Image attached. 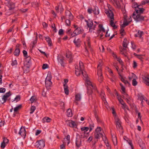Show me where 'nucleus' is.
Wrapping results in <instances>:
<instances>
[{
    "mask_svg": "<svg viewBox=\"0 0 149 149\" xmlns=\"http://www.w3.org/2000/svg\"><path fill=\"white\" fill-rule=\"evenodd\" d=\"M51 121V119L48 117H45L42 120L43 123H45V122L49 123Z\"/></svg>",
    "mask_w": 149,
    "mask_h": 149,
    "instance_id": "473e14b6",
    "label": "nucleus"
},
{
    "mask_svg": "<svg viewBox=\"0 0 149 149\" xmlns=\"http://www.w3.org/2000/svg\"><path fill=\"white\" fill-rule=\"evenodd\" d=\"M73 42L77 47H79L80 46L81 41L80 39L75 38L73 41Z\"/></svg>",
    "mask_w": 149,
    "mask_h": 149,
    "instance_id": "4be33fe9",
    "label": "nucleus"
},
{
    "mask_svg": "<svg viewBox=\"0 0 149 149\" xmlns=\"http://www.w3.org/2000/svg\"><path fill=\"white\" fill-rule=\"evenodd\" d=\"M124 18L123 23L122 26V27H124L128 25L129 23L131 22L132 21L131 16H130L129 18H127V17L125 16H124Z\"/></svg>",
    "mask_w": 149,
    "mask_h": 149,
    "instance_id": "6e6552de",
    "label": "nucleus"
},
{
    "mask_svg": "<svg viewBox=\"0 0 149 149\" xmlns=\"http://www.w3.org/2000/svg\"><path fill=\"white\" fill-rule=\"evenodd\" d=\"M82 74L84 76L83 79L85 80L89 78L88 77V75L85 71H83L82 72Z\"/></svg>",
    "mask_w": 149,
    "mask_h": 149,
    "instance_id": "c9c22d12",
    "label": "nucleus"
},
{
    "mask_svg": "<svg viewBox=\"0 0 149 149\" xmlns=\"http://www.w3.org/2000/svg\"><path fill=\"white\" fill-rule=\"evenodd\" d=\"M112 141L114 145L115 146L117 144V141L116 138L115 136H114L113 137Z\"/></svg>",
    "mask_w": 149,
    "mask_h": 149,
    "instance_id": "09e8293b",
    "label": "nucleus"
},
{
    "mask_svg": "<svg viewBox=\"0 0 149 149\" xmlns=\"http://www.w3.org/2000/svg\"><path fill=\"white\" fill-rule=\"evenodd\" d=\"M143 82L147 85L149 86V76L146 77L144 76L142 77Z\"/></svg>",
    "mask_w": 149,
    "mask_h": 149,
    "instance_id": "b1692460",
    "label": "nucleus"
},
{
    "mask_svg": "<svg viewBox=\"0 0 149 149\" xmlns=\"http://www.w3.org/2000/svg\"><path fill=\"white\" fill-rule=\"evenodd\" d=\"M20 99V95H17L16 97L15 98L14 100L13 101H15L16 102H17L19 101Z\"/></svg>",
    "mask_w": 149,
    "mask_h": 149,
    "instance_id": "5fc2aeb1",
    "label": "nucleus"
},
{
    "mask_svg": "<svg viewBox=\"0 0 149 149\" xmlns=\"http://www.w3.org/2000/svg\"><path fill=\"white\" fill-rule=\"evenodd\" d=\"M100 96L102 100L104 102V103L105 104H107V102L106 101V99L105 97V95L104 94V92L102 91L100 94Z\"/></svg>",
    "mask_w": 149,
    "mask_h": 149,
    "instance_id": "bb28decb",
    "label": "nucleus"
},
{
    "mask_svg": "<svg viewBox=\"0 0 149 149\" xmlns=\"http://www.w3.org/2000/svg\"><path fill=\"white\" fill-rule=\"evenodd\" d=\"M57 60L61 66H63V57L61 55H58L57 56Z\"/></svg>",
    "mask_w": 149,
    "mask_h": 149,
    "instance_id": "a211bd4d",
    "label": "nucleus"
},
{
    "mask_svg": "<svg viewBox=\"0 0 149 149\" xmlns=\"http://www.w3.org/2000/svg\"><path fill=\"white\" fill-rule=\"evenodd\" d=\"M94 10V11H93V12H94V14L98 15L99 14V10L97 7H95Z\"/></svg>",
    "mask_w": 149,
    "mask_h": 149,
    "instance_id": "58836bf2",
    "label": "nucleus"
},
{
    "mask_svg": "<svg viewBox=\"0 0 149 149\" xmlns=\"http://www.w3.org/2000/svg\"><path fill=\"white\" fill-rule=\"evenodd\" d=\"M45 143L43 140H41L37 141L36 142V146L40 149H42L45 146Z\"/></svg>",
    "mask_w": 149,
    "mask_h": 149,
    "instance_id": "0eeeda50",
    "label": "nucleus"
},
{
    "mask_svg": "<svg viewBox=\"0 0 149 149\" xmlns=\"http://www.w3.org/2000/svg\"><path fill=\"white\" fill-rule=\"evenodd\" d=\"M99 28V30L98 31V33L100 36V38H102L104 35L105 33V31L102 25L100 24L98 26Z\"/></svg>",
    "mask_w": 149,
    "mask_h": 149,
    "instance_id": "423d86ee",
    "label": "nucleus"
},
{
    "mask_svg": "<svg viewBox=\"0 0 149 149\" xmlns=\"http://www.w3.org/2000/svg\"><path fill=\"white\" fill-rule=\"evenodd\" d=\"M114 4L115 6L117 8H119L120 7V5L119 0H113Z\"/></svg>",
    "mask_w": 149,
    "mask_h": 149,
    "instance_id": "2f4dec72",
    "label": "nucleus"
},
{
    "mask_svg": "<svg viewBox=\"0 0 149 149\" xmlns=\"http://www.w3.org/2000/svg\"><path fill=\"white\" fill-rule=\"evenodd\" d=\"M103 65L102 61L100 60L99 62L97 65V72L98 73H100V71H102L101 67Z\"/></svg>",
    "mask_w": 149,
    "mask_h": 149,
    "instance_id": "5701e85b",
    "label": "nucleus"
},
{
    "mask_svg": "<svg viewBox=\"0 0 149 149\" xmlns=\"http://www.w3.org/2000/svg\"><path fill=\"white\" fill-rule=\"evenodd\" d=\"M123 138L130 145L131 147V149H133V146L131 141L129 140V139L126 136H124Z\"/></svg>",
    "mask_w": 149,
    "mask_h": 149,
    "instance_id": "a878e982",
    "label": "nucleus"
},
{
    "mask_svg": "<svg viewBox=\"0 0 149 149\" xmlns=\"http://www.w3.org/2000/svg\"><path fill=\"white\" fill-rule=\"evenodd\" d=\"M81 140L80 138H77L76 141V146L78 147H80L81 145Z\"/></svg>",
    "mask_w": 149,
    "mask_h": 149,
    "instance_id": "c756f323",
    "label": "nucleus"
},
{
    "mask_svg": "<svg viewBox=\"0 0 149 149\" xmlns=\"http://www.w3.org/2000/svg\"><path fill=\"white\" fill-rule=\"evenodd\" d=\"M85 81L87 84L88 85L87 87H89V88H95V85L92 83L89 80V79L85 80Z\"/></svg>",
    "mask_w": 149,
    "mask_h": 149,
    "instance_id": "aec40b11",
    "label": "nucleus"
},
{
    "mask_svg": "<svg viewBox=\"0 0 149 149\" xmlns=\"http://www.w3.org/2000/svg\"><path fill=\"white\" fill-rule=\"evenodd\" d=\"M128 42L127 40L126 39H124L123 41V46L125 48H126L127 47Z\"/></svg>",
    "mask_w": 149,
    "mask_h": 149,
    "instance_id": "4c0bfd02",
    "label": "nucleus"
},
{
    "mask_svg": "<svg viewBox=\"0 0 149 149\" xmlns=\"http://www.w3.org/2000/svg\"><path fill=\"white\" fill-rule=\"evenodd\" d=\"M105 12L107 15L108 17L110 18V25L113 27V28L115 29L117 28V26L115 25L113 22L114 15L113 12L110 9H105Z\"/></svg>",
    "mask_w": 149,
    "mask_h": 149,
    "instance_id": "f257e3e1",
    "label": "nucleus"
},
{
    "mask_svg": "<svg viewBox=\"0 0 149 149\" xmlns=\"http://www.w3.org/2000/svg\"><path fill=\"white\" fill-rule=\"evenodd\" d=\"M117 99L119 101L120 103L123 105L124 107L125 108H127V107L124 102L123 101L122 99L120 96L118 94L117 95Z\"/></svg>",
    "mask_w": 149,
    "mask_h": 149,
    "instance_id": "f3484780",
    "label": "nucleus"
},
{
    "mask_svg": "<svg viewBox=\"0 0 149 149\" xmlns=\"http://www.w3.org/2000/svg\"><path fill=\"white\" fill-rule=\"evenodd\" d=\"M32 5L34 7H38L39 4L38 2H33L32 3Z\"/></svg>",
    "mask_w": 149,
    "mask_h": 149,
    "instance_id": "e2e57ef3",
    "label": "nucleus"
},
{
    "mask_svg": "<svg viewBox=\"0 0 149 149\" xmlns=\"http://www.w3.org/2000/svg\"><path fill=\"white\" fill-rule=\"evenodd\" d=\"M81 30L80 27H77L74 30L73 33L71 35V37H72L75 36L77 35L80 34L81 32Z\"/></svg>",
    "mask_w": 149,
    "mask_h": 149,
    "instance_id": "ddd939ff",
    "label": "nucleus"
},
{
    "mask_svg": "<svg viewBox=\"0 0 149 149\" xmlns=\"http://www.w3.org/2000/svg\"><path fill=\"white\" fill-rule=\"evenodd\" d=\"M23 53L24 56L26 58V61L28 63H29L31 60V58L28 56L27 52L26 51L24 50L23 51Z\"/></svg>",
    "mask_w": 149,
    "mask_h": 149,
    "instance_id": "393cba45",
    "label": "nucleus"
},
{
    "mask_svg": "<svg viewBox=\"0 0 149 149\" xmlns=\"http://www.w3.org/2000/svg\"><path fill=\"white\" fill-rule=\"evenodd\" d=\"M115 121L116 122V125L117 128L119 129H122V127L121 125V123L119 118L117 116L115 117Z\"/></svg>",
    "mask_w": 149,
    "mask_h": 149,
    "instance_id": "9b49d317",
    "label": "nucleus"
},
{
    "mask_svg": "<svg viewBox=\"0 0 149 149\" xmlns=\"http://www.w3.org/2000/svg\"><path fill=\"white\" fill-rule=\"evenodd\" d=\"M66 56L67 58H70V60H71L72 56L71 53L70 52H68V53H67Z\"/></svg>",
    "mask_w": 149,
    "mask_h": 149,
    "instance_id": "603ef678",
    "label": "nucleus"
},
{
    "mask_svg": "<svg viewBox=\"0 0 149 149\" xmlns=\"http://www.w3.org/2000/svg\"><path fill=\"white\" fill-rule=\"evenodd\" d=\"M19 49L17 48L15 51L14 54L15 55V56H18L19 54Z\"/></svg>",
    "mask_w": 149,
    "mask_h": 149,
    "instance_id": "de8ad7c7",
    "label": "nucleus"
},
{
    "mask_svg": "<svg viewBox=\"0 0 149 149\" xmlns=\"http://www.w3.org/2000/svg\"><path fill=\"white\" fill-rule=\"evenodd\" d=\"M143 31H139L137 34L135 35L136 37H139L140 38H141V36L143 35Z\"/></svg>",
    "mask_w": 149,
    "mask_h": 149,
    "instance_id": "e433bc0d",
    "label": "nucleus"
},
{
    "mask_svg": "<svg viewBox=\"0 0 149 149\" xmlns=\"http://www.w3.org/2000/svg\"><path fill=\"white\" fill-rule=\"evenodd\" d=\"M65 15V18L66 19L65 21L66 24L68 26H69L70 24V20L73 19V16L71 12L68 10L66 11Z\"/></svg>",
    "mask_w": 149,
    "mask_h": 149,
    "instance_id": "f03ea898",
    "label": "nucleus"
},
{
    "mask_svg": "<svg viewBox=\"0 0 149 149\" xmlns=\"http://www.w3.org/2000/svg\"><path fill=\"white\" fill-rule=\"evenodd\" d=\"M120 75V79L125 84H128V82L127 81L125 80L121 75Z\"/></svg>",
    "mask_w": 149,
    "mask_h": 149,
    "instance_id": "49530a36",
    "label": "nucleus"
},
{
    "mask_svg": "<svg viewBox=\"0 0 149 149\" xmlns=\"http://www.w3.org/2000/svg\"><path fill=\"white\" fill-rule=\"evenodd\" d=\"M11 95L10 91H9L8 93H6L4 95L2 98V100L3 101V103L6 102L7 98Z\"/></svg>",
    "mask_w": 149,
    "mask_h": 149,
    "instance_id": "6ab92c4d",
    "label": "nucleus"
},
{
    "mask_svg": "<svg viewBox=\"0 0 149 149\" xmlns=\"http://www.w3.org/2000/svg\"><path fill=\"white\" fill-rule=\"evenodd\" d=\"M120 33L121 36H123L125 35L124 30L123 28H121L120 30Z\"/></svg>",
    "mask_w": 149,
    "mask_h": 149,
    "instance_id": "13d9d810",
    "label": "nucleus"
},
{
    "mask_svg": "<svg viewBox=\"0 0 149 149\" xmlns=\"http://www.w3.org/2000/svg\"><path fill=\"white\" fill-rule=\"evenodd\" d=\"M136 77V75L135 74L133 73H131L130 74L129 79L130 80H131L132 79L135 78Z\"/></svg>",
    "mask_w": 149,
    "mask_h": 149,
    "instance_id": "ea45409f",
    "label": "nucleus"
},
{
    "mask_svg": "<svg viewBox=\"0 0 149 149\" xmlns=\"http://www.w3.org/2000/svg\"><path fill=\"white\" fill-rule=\"evenodd\" d=\"M66 123L69 126L72 127H76L77 126L76 122L72 120L66 121Z\"/></svg>",
    "mask_w": 149,
    "mask_h": 149,
    "instance_id": "4468645a",
    "label": "nucleus"
},
{
    "mask_svg": "<svg viewBox=\"0 0 149 149\" xmlns=\"http://www.w3.org/2000/svg\"><path fill=\"white\" fill-rule=\"evenodd\" d=\"M29 66L27 65H25L23 67L24 71L26 73L29 71Z\"/></svg>",
    "mask_w": 149,
    "mask_h": 149,
    "instance_id": "a18cd8bd",
    "label": "nucleus"
},
{
    "mask_svg": "<svg viewBox=\"0 0 149 149\" xmlns=\"http://www.w3.org/2000/svg\"><path fill=\"white\" fill-rule=\"evenodd\" d=\"M64 91L65 94L68 95L69 94V90L68 86L67 84H63Z\"/></svg>",
    "mask_w": 149,
    "mask_h": 149,
    "instance_id": "c85d7f7f",
    "label": "nucleus"
},
{
    "mask_svg": "<svg viewBox=\"0 0 149 149\" xmlns=\"http://www.w3.org/2000/svg\"><path fill=\"white\" fill-rule=\"evenodd\" d=\"M95 88H91L89 87H87L88 93L89 94H91L92 93V89H94Z\"/></svg>",
    "mask_w": 149,
    "mask_h": 149,
    "instance_id": "bf43d9fd",
    "label": "nucleus"
},
{
    "mask_svg": "<svg viewBox=\"0 0 149 149\" xmlns=\"http://www.w3.org/2000/svg\"><path fill=\"white\" fill-rule=\"evenodd\" d=\"M79 67L81 70H83L84 66L83 63L81 61H80L79 63Z\"/></svg>",
    "mask_w": 149,
    "mask_h": 149,
    "instance_id": "8fccbe9b",
    "label": "nucleus"
},
{
    "mask_svg": "<svg viewBox=\"0 0 149 149\" xmlns=\"http://www.w3.org/2000/svg\"><path fill=\"white\" fill-rule=\"evenodd\" d=\"M36 38L33 41V42H31V45H32V47H34V45L35 44H36L37 43L36 41Z\"/></svg>",
    "mask_w": 149,
    "mask_h": 149,
    "instance_id": "052dcab7",
    "label": "nucleus"
},
{
    "mask_svg": "<svg viewBox=\"0 0 149 149\" xmlns=\"http://www.w3.org/2000/svg\"><path fill=\"white\" fill-rule=\"evenodd\" d=\"M85 45V52H86L88 54V48L89 49V50L91 51H92V49L91 47V42H84Z\"/></svg>",
    "mask_w": 149,
    "mask_h": 149,
    "instance_id": "f8f14e48",
    "label": "nucleus"
},
{
    "mask_svg": "<svg viewBox=\"0 0 149 149\" xmlns=\"http://www.w3.org/2000/svg\"><path fill=\"white\" fill-rule=\"evenodd\" d=\"M75 100L74 102L77 105L78 104V102L80 101L81 99V94L79 93H77L75 94Z\"/></svg>",
    "mask_w": 149,
    "mask_h": 149,
    "instance_id": "2eb2a0df",
    "label": "nucleus"
},
{
    "mask_svg": "<svg viewBox=\"0 0 149 149\" xmlns=\"http://www.w3.org/2000/svg\"><path fill=\"white\" fill-rule=\"evenodd\" d=\"M133 17L136 22L141 21L144 20V17L140 14L137 13H133Z\"/></svg>",
    "mask_w": 149,
    "mask_h": 149,
    "instance_id": "39448f33",
    "label": "nucleus"
},
{
    "mask_svg": "<svg viewBox=\"0 0 149 149\" xmlns=\"http://www.w3.org/2000/svg\"><path fill=\"white\" fill-rule=\"evenodd\" d=\"M67 115L68 117H71L72 116V113L71 109H68L67 111Z\"/></svg>",
    "mask_w": 149,
    "mask_h": 149,
    "instance_id": "f704fd0d",
    "label": "nucleus"
},
{
    "mask_svg": "<svg viewBox=\"0 0 149 149\" xmlns=\"http://www.w3.org/2000/svg\"><path fill=\"white\" fill-rule=\"evenodd\" d=\"M106 146L107 147L108 149H110L111 147L109 146V145L108 143V141H105V142H104Z\"/></svg>",
    "mask_w": 149,
    "mask_h": 149,
    "instance_id": "69168bd1",
    "label": "nucleus"
},
{
    "mask_svg": "<svg viewBox=\"0 0 149 149\" xmlns=\"http://www.w3.org/2000/svg\"><path fill=\"white\" fill-rule=\"evenodd\" d=\"M6 143H5L3 142L1 143V148H2V149L4 148L5 147V146H6Z\"/></svg>",
    "mask_w": 149,
    "mask_h": 149,
    "instance_id": "338daca9",
    "label": "nucleus"
},
{
    "mask_svg": "<svg viewBox=\"0 0 149 149\" xmlns=\"http://www.w3.org/2000/svg\"><path fill=\"white\" fill-rule=\"evenodd\" d=\"M89 129V128L87 127H83L81 128V135L80 137L82 138H87V136L85 135L86 133Z\"/></svg>",
    "mask_w": 149,
    "mask_h": 149,
    "instance_id": "1a4fd4ad",
    "label": "nucleus"
},
{
    "mask_svg": "<svg viewBox=\"0 0 149 149\" xmlns=\"http://www.w3.org/2000/svg\"><path fill=\"white\" fill-rule=\"evenodd\" d=\"M97 74L98 76V81L100 82H102L103 80V77L102 76V71H100V73H98V72H97Z\"/></svg>",
    "mask_w": 149,
    "mask_h": 149,
    "instance_id": "cd10ccee",
    "label": "nucleus"
},
{
    "mask_svg": "<svg viewBox=\"0 0 149 149\" xmlns=\"http://www.w3.org/2000/svg\"><path fill=\"white\" fill-rule=\"evenodd\" d=\"M85 21L87 23V26L89 28V31L90 32H92L95 29L96 25H93V21L89 19Z\"/></svg>",
    "mask_w": 149,
    "mask_h": 149,
    "instance_id": "20e7f679",
    "label": "nucleus"
},
{
    "mask_svg": "<svg viewBox=\"0 0 149 149\" xmlns=\"http://www.w3.org/2000/svg\"><path fill=\"white\" fill-rule=\"evenodd\" d=\"M6 91V89L5 88H0V93H4Z\"/></svg>",
    "mask_w": 149,
    "mask_h": 149,
    "instance_id": "774afa93",
    "label": "nucleus"
},
{
    "mask_svg": "<svg viewBox=\"0 0 149 149\" xmlns=\"http://www.w3.org/2000/svg\"><path fill=\"white\" fill-rule=\"evenodd\" d=\"M17 65V63L16 60H15L14 61H12L11 63V65L13 66H16Z\"/></svg>",
    "mask_w": 149,
    "mask_h": 149,
    "instance_id": "680f3d73",
    "label": "nucleus"
},
{
    "mask_svg": "<svg viewBox=\"0 0 149 149\" xmlns=\"http://www.w3.org/2000/svg\"><path fill=\"white\" fill-rule=\"evenodd\" d=\"M45 84L46 87L47 88H49L52 86V82L51 81H45Z\"/></svg>",
    "mask_w": 149,
    "mask_h": 149,
    "instance_id": "7c9ffc66",
    "label": "nucleus"
},
{
    "mask_svg": "<svg viewBox=\"0 0 149 149\" xmlns=\"http://www.w3.org/2000/svg\"><path fill=\"white\" fill-rule=\"evenodd\" d=\"M52 78V77L51 72H48L45 81H51Z\"/></svg>",
    "mask_w": 149,
    "mask_h": 149,
    "instance_id": "72a5a7b5",
    "label": "nucleus"
},
{
    "mask_svg": "<svg viewBox=\"0 0 149 149\" xmlns=\"http://www.w3.org/2000/svg\"><path fill=\"white\" fill-rule=\"evenodd\" d=\"M64 140L65 141H67L68 144H69L70 142V135H68L65 138Z\"/></svg>",
    "mask_w": 149,
    "mask_h": 149,
    "instance_id": "a19ab883",
    "label": "nucleus"
},
{
    "mask_svg": "<svg viewBox=\"0 0 149 149\" xmlns=\"http://www.w3.org/2000/svg\"><path fill=\"white\" fill-rule=\"evenodd\" d=\"M83 70H81L79 68L78 66H75V73L77 76H79L81 74H82V72L83 71Z\"/></svg>",
    "mask_w": 149,
    "mask_h": 149,
    "instance_id": "412c9836",
    "label": "nucleus"
},
{
    "mask_svg": "<svg viewBox=\"0 0 149 149\" xmlns=\"http://www.w3.org/2000/svg\"><path fill=\"white\" fill-rule=\"evenodd\" d=\"M137 82L135 78H134L132 80V84L134 86H136L137 85Z\"/></svg>",
    "mask_w": 149,
    "mask_h": 149,
    "instance_id": "4d7b16f0",
    "label": "nucleus"
},
{
    "mask_svg": "<svg viewBox=\"0 0 149 149\" xmlns=\"http://www.w3.org/2000/svg\"><path fill=\"white\" fill-rule=\"evenodd\" d=\"M36 107L34 106H32L31 108V111L30 112V114L32 113L36 109Z\"/></svg>",
    "mask_w": 149,
    "mask_h": 149,
    "instance_id": "864d4df0",
    "label": "nucleus"
},
{
    "mask_svg": "<svg viewBox=\"0 0 149 149\" xmlns=\"http://www.w3.org/2000/svg\"><path fill=\"white\" fill-rule=\"evenodd\" d=\"M132 7L135 8L136 13L139 14L142 13L144 10V9L139 8L137 4L135 6H132Z\"/></svg>",
    "mask_w": 149,
    "mask_h": 149,
    "instance_id": "dca6fc26",
    "label": "nucleus"
},
{
    "mask_svg": "<svg viewBox=\"0 0 149 149\" xmlns=\"http://www.w3.org/2000/svg\"><path fill=\"white\" fill-rule=\"evenodd\" d=\"M10 10H11L15 7L14 4L13 3H9L8 5Z\"/></svg>",
    "mask_w": 149,
    "mask_h": 149,
    "instance_id": "37998d69",
    "label": "nucleus"
},
{
    "mask_svg": "<svg viewBox=\"0 0 149 149\" xmlns=\"http://www.w3.org/2000/svg\"><path fill=\"white\" fill-rule=\"evenodd\" d=\"M46 40L48 43L49 45L51 46L52 45V42L51 39L49 37L46 38Z\"/></svg>",
    "mask_w": 149,
    "mask_h": 149,
    "instance_id": "c03bdc74",
    "label": "nucleus"
},
{
    "mask_svg": "<svg viewBox=\"0 0 149 149\" xmlns=\"http://www.w3.org/2000/svg\"><path fill=\"white\" fill-rule=\"evenodd\" d=\"M18 134L24 138H25L26 135V131L24 127H21Z\"/></svg>",
    "mask_w": 149,
    "mask_h": 149,
    "instance_id": "9d476101",
    "label": "nucleus"
},
{
    "mask_svg": "<svg viewBox=\"0 0 149 149\" xmlns=\"http://www.w3.org/2000/svg\"><path fill=\"white\" fill-rule=\"evenodd\" d=\"M103 131L100 127H97L95 130L94 133V137L95 138L98 139L103 136Z\"/></svg>",
    "mask_w": 149,
    "mask_h": 149,
    "instance_id": "7ed1b4c3",
    "label": "nucleus"
},
{
    "mask_svg": "<svg viewBox=\"0 0 149 149\" xmlns=\"http://www.w3.org/2000/svg\"><path fill=\"white\" fill-rule=\"evenodd\" d=\"M94 11V9L93 10L91 8H88L87 10V12L89 14H91Z\"/></svg>",
    "mask_w": 149,
    "mask_h": 149,
    "instance_id": "0e129e2a",
    "label": "nucleus"
},
{
    "mask_svg": "<svg viewBox=\"0 0 149 149\" xmlns=\"http://www.w3.org/2000/svg\"><path fill=\"white\" fill-rule=\"evenodd\" d=\"M22 105L20 104L18 106H17L14 109V111L15 112H17L18 111V110H19V109H20L21 107H22Z\"/></svg>",
    "mask_w": 149,
    "mask_h": 149,
    "instance_id": "3c124183",
    "label": "nucleus"
},
{
    "mask_svg": "<svg viewBox=\"0 0 149 149\" xmlns=\"http://www.w3.org/2000/svg\"><path fill=\"white\" fill-rule=\"evenodd\" d=\"M51 26L52 28L53 29V31L54 32H56L57 31V29L55 24H52Z\"/></svg>",
    "mask_w": 149,
    "mask_h": 149,
    "instance_id": "6e6d98bb",
    "label": "nucleus"
},
{
    "mask_svg": "<svg viewBox=\"0 0 149 149\" xmlns=\"http://www.w3.org/2000/svg\"><path fill=\"white\" fill-rule=\"evenodd\" d=\"M37 100V98L35 96H32L30 99V100L31 101V103H33L34 102L36 101Z\"/></svg>",
    "mask_w": 149,
    "mask_h": 149,
    "instance_id": "79ce46f5",
    "label": "nucleus"
}]
</instances>
